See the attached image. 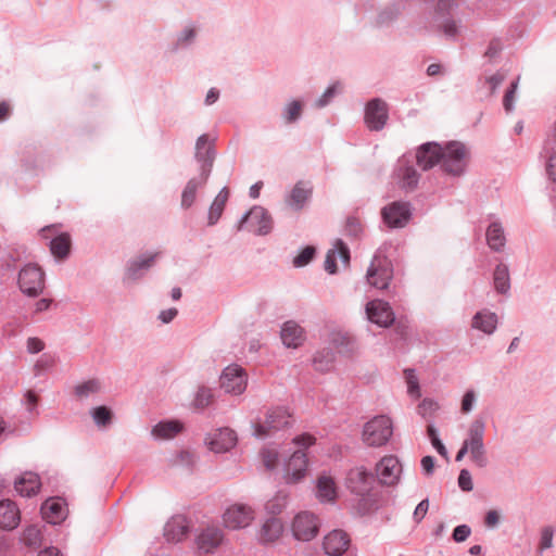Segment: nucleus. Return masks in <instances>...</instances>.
Masks as SVG:
<instances>
[{
    "instance_id": "obj_1",
    "label": "nucleus",
    "mask_w": 556,
    "mask_h": 556,
    "mask_svg": "<svg viewBox=\"0 0 556 556\" xmlns=\"http://www.w3.org/2000/svg\"><path fill=\"white\" fill-rule=\"evenodd\" d=\"M292 442L300 448L290 456L285 464L283 479L289 484L302 481L307 473L308 459L304 450L316 443V438L311 433H302L293 438Z\"/></svg>"
},
{
    "instance_id": "obj_2",
    "label": "nucleus",
    "mask_w": 556,
    "mask_h": 556,
    "mask_svg": "<svg viewBox=\"0 0 556 556\" xmlns=\"http://www.w3.org/2000/svg\"><path fill=\"white\" fill-rule=\"evenodd\" d=\"M253 434L265 439L285 430L292 425V415L286 407L277 406L268 408L263 416L253 421Z\"/></svg>"
},
{
    "instance_id": "obj_3",
    "label": "nucleus",
    "mask_w": 556,
    "mask_h": 556,
    "mask_svg": "<svg viewBox=\"0 0 556 556\" xmlns=\"http://www.w3.org/2000/svg\"><path fill=\"white\" fill-rule=\"evenodd\" d=\"M392 433L391 419L384 415L376 416L364 425L363 441L369 446H382Z\"/></svg>"
},
{
    "instance_id": "obj_4",
    "label": "nucleus",
    "mask_w": 556,
    "mask_h": 556,
    "mask_svg": "<svg viewBox=\"0 0 556 556\" xmlns=\"http://www.w3.org/2000/svg\"><path fill=\"white\" fill-rule=\"evenodd\" d=\"M467 161L468 151L462 142L451 141L442 147L441 167L444 172L460 175L467 166Z\"/></svg>"
},
{
    "instance_id": "obj_5",
    "label": "nucleus",
    "mask_w": 556,
    "mask_h": 556,
    "mask_svg": "<svg viewBox=\"0 0 556 556\" xmlns=\"http://www.w3.org/2000/svg\"><path fill=\"white\" fill-rule=\"evenodd\" d=\"M484 430V420L481 418L475 419L469 426L468 438L464 441V444L470 448L471 460L478 467H484L488 462L483 444Z\"/></svg>"
},
{
    "instance_id": "obj_6",
    "label": "nucleus",
    "mask_w": 556,
    "mask_h": 556,
    "mask_svg": "<svg viewBox=\"0 0 556 556\" xmlns=\"http://www.w3.org/2000/svg\"><path fill=\"white\" fill-rule=\"evenodd\" d=\"M222 519L228 530L245 529L254 521L255 510L250 505L236 503L225 509Z\"/></svg>"
},
{
    "instance_id": "obj_7",
    "label": "nucleus",
    "mask_w": 556,
    "mask_h": 556,
    "mask_svg": "<svg viewBox=\"0 0 556 556\" xmlns=\"http://www.w3.org/2000/svg\"><path fill=\"white\" fill-rule=\"evenodd\" d=\"M320 520L309 511H301L292 520L291 530L295 540L308 542L319 532Z\"/></svg>"
},
{
    "instance_id": "obj_8",
    "label": "nucleus",
    "mask_w": 556,
    "mask_h": 556,
    "mask_svg": "<svg viewBox=\"0 0 556 556\" xmlns=\"http://www.w3.org/2000/svg\"><path fill=\"white\" fill-rule=\"evenodd\" d=\"M21 291L28 296H37L45 288V273L35 264L25 265L18 274Z\"/></svg>"
},
{
    "instance_id": "obj_9",
    "label": "nucleus",
    "mask_w": 556,
    "mask_h": 556,
    "mask_svg": "<svg viewBox=\"0 0 556 556\" xmlns=\"http://www.w3.org/2000/svg\"><path fill=\"white\" fill-rule=\"evenodd\" d=\"M392 277L393 269L390 261L386 256L375 254L366 275L368 283L383 290L388 288Z\"/></svg>"
},
{
    "instance_id": "obj_10",
    "label": "nucleus",
    "mask_w": 556,
    "mask_h": 556,
    "mask_svg": "<svg viewBox=\"0 0 556 556\" xmlns=\"http://www.w3.org/2000/svg\"><path fill=\"white\" fill-rule=\"evenodd\" d=\"M224 530L216 525H207L195 536V546L201 554L215 553L225 542Z\"/></svg>"
},
{
    "instance_id": "obj_11",
    "label": "nucleus",
    "mask_w": 556,
    "mask_h": 556,
    "mask_svg": "<svg viewBox=\"0 0 556 556\" xmlns=\"http://www.w3.org/2000/svg\"><path fill=\"white\" fill-rule=\"evenodd\" d=\"M247 384L248 374L237 364L227 366L220 375V387L227 393L242 394L247 389Z\"/></svg>"
},
{
    "instance_id": "obj_12",
    "label": "nucleus",
    "mask_w": 556,
    "mask_h": 556,
    "mask_svg": "<svg viewBox=\"0 0 556 556\" xmlns=\"http://www.w3.org/2000/svg\"><path fill=\"white\" fill-rule=\"evenodd\" d=\"M384 224L390 228H402L410 219L412 212L407 202H393L381 211Z\"/></svg>"
},
{
    "instance_id": "obj_13",
    "label": "nucleus",
    "mask_w": 556,
    "mask_h": 556,
    "mask_svg": "<svg viewBox=\"0 0 556 556\" xmlns=\"http://www.w3.org/2000/svg\"><path fill=\"white\" fill-rule=\"evenodd\" d=\"M420 175L405 157L397 161V164L393 172V179L396 185L405 191H413L419 181Z\"/></svg>"
},
{
    "instance_id": "obj_14",
    "label": "nucleus",
    "mask_w": 556,
    "mask_h": 556,
    "mask_svg": "<svg viewBox=\"0 0 556 556\" xmlns=\"http://www.w3.org/2000/svg\"><path fill=\"white\" fill-rule=\"evenodd\" d=\"M389 118L387 103L379 99L370 100L365 109V123L370 130H381Z\"/></svg>"
},
{
    "instance_id": "obj_15",
    "label": "nucleus",
    "mask_w": 556,
    "mask_h": 556,
    "mask_svg": "<svg viewBox=\"0 0 556 556\" xmlns=\"http://www.w3.org/2000/svg\"><path fill=\"white\" fill-rule=\"evenodd\" d=\"M350 544V535L344 530L334 529L325 535L323 548L329 556H341L348 551Z\"/></svg>"
},
{
    "instance_id": "obj_16",
    "label": "nucleus",
    "mask_w": 556,
    "mask_h": 556,
    "mask_svg": "<svg viewBox=\"0 0 556 556\" xmlns=\"http://www.w3.org/2000/svg\"><path fill=\"white\" fill-rule=\"evenodd\" d=\"M368 319L380 327H389L394 321V313L388 302L374 300L367 303Z\"/></svg>"
},
{
    "instance_id": "obj_17",
    "label": "nucleus",
    "mask_w": 556,
    "mask_h": 556,
    "mask_svg": "<svg viewBox=\"0 0 556 556\" xmlns=\"http://www.w3.org/2000/svg\"><path fill=\"white\" fill-rule=\"evenodd\" d=\"M372 477L363 467L351 469L346 476V488L354 494L364 496L371 486Z\"/></svg>"
},
{
    "instance_id": "obj_18",
    "label": "nucleus",
    "mask_w": 556,
    "mask_h": 556,
    "mask_svg": "<svg viewBox=\"0 0 556 556\" xmlns=\"http://www.w3.org/2000/svg\"><path fill=\"white\" fill-rule=\"evenodd\" d=\"M442 146L437 142L422 143L416 152V162L420 168L428 170L437 164H441Z\"/></svg>"
},
{
    "instance_id": "obj_19",
    "label": "nucleus",
    "mask_w": 556,
    "mask_h": 556,
    "mask_svg": "<svg viewBox=\"0 0 556 556\" xmlns=\"http://www.w3.org/2000/svg\"><path fill=\"white\" fill-rule=\"evenodd\" d=\"M377 476L382 484L393 485L399 481L402 471L399 459L392 455L383 457L376 467Z\"/></svg>"
},
{
    "instance_id": "obj_20",
    "label": "nucleus",
    "mask_w": 556,
    "mask_h": 556,
    "mask_svg": "<svg viewBox=\"0 0 556 556\" xmlns=\"http://www.w3.org/2000/svg\"><path fill=\"white\" fill-rule=\"evenodd\" d=\"M211 174V164L206 162L200 172L199 176L191 178L181 194V206L184 208H189L195 201L197 191L199 188H202Z\"/></svg>"
},
{
    "instance_id": "obj_21",
    "label": "nucleus",
    "mask_w": 556,
    "mask_h": 556,
    "mask_svg": "<svg viewBox=\"0 0 556 556\" xmlns=\"http://www.w3.org/2000/svg\"><path fill=\"white\" fill-rule=\"evenodd\" d=\"M244 223L255 225L253 229L257 235H267L273 227V220L269 214L261 206L253 207L240 222V228Z\"/></svg>"
},
{
    "instance_id": "obj_22",
    "label": "nucleus",
    "mask_w": 556,
    "mask_h": 556,
    "mask_svg": "<svg viewBox=\"0 0 556 556\" xmlns=\"http://www.w3.org/2000/svg\"><path fill=\"white\" fill-rule=\"evenodd\" d=\"M207 444L211 451L225 453L237 444V434L229 428H222L207 439Z\"/></svg>"
},
{
    "instance_id": "obj_23",
    "label": "nucleus",
    "mask_w": 556,
    "mask_h": 556,
    "mask_svg": "<svg viewBox=\"0 0 556 556\" xmlns=\"http://www.w3.org/2000/svg\"><path fill=\"white\" fill-rule=\"evenodd\" d=\"M67 514L66 503L61 497H52L41 505L42 518L52 525L61 523Z\"/></svg>"
},
{
    "instance_id": "obj_24",
    "label": "nucleus",
    "mask_w": 556,
    "mask_h": 556,
    "mask_svg": "<svg viewBox=\"0 0 556 556\" xmlns=\"http://www.w3.org/2000/svg\"><path fill=\"white\" fill-rule=\"evenodd\" d=\"M285 527L280 519L268 518L257 532V542L262 545H270L276 543L283 533Z\"/></svg>"
},
{
    "instance_id": "obj_25",
    "label": "nucleus",
    "mask_w": 556,
    "mask_h": 556,
    "mask_svg": "<svg viewBox=\"0 0 556 556\" xmlns=\"http://www.w3.org/2000/svg\"><path fill=\"white\" fill-rule=\"evenodd\" d=\"M40 477L31 471L22 473L14 482L15 491L24 497H31L40 491Z\"/></svg>"
},
{
    "instance_id": "obj_26",
    "label": "nucleus",
    "mask_w": 556,
    "mask_h": 556,
    "mask_svg": "<svg viewBox=\"0 0 556 556\" xmlns=\"http://www.w3.org/2000/svg\"><path fill=\"white\" fill-rule=\"evenodd\" d=\"M189 532V522L185 516L170 518L164 528V536L168 542H180Z\"/></svg>"
},
{
    "instance_id": "obj_27",
    "label": "nucleus",
    "mask_w": 556,
    "mask_h": 556,
    "mask_svg": "<svg viewBox=\"0 0 556 556\" xmlns=\"http://www.w3.org/2000/svg\"><path fill=\"white\" fill-rule=\"evenodd\" d=\"M338 258H340L344 265H349L350 250L341 239H337L333 244V249L327 252L325 260V270L329 274H336Z\"/></svg>"
},
{
    "instance_id": "obj_28",
    "label": "nucleus",
    "mask_w": 556,
    "mask_h": 556,
    "mask_svg": "<svg viewBox=\"0 0 556 556\" xmlns=\"http://www.w3.org/2000/svg\"><path fill=\"white\" fill-rule=\"evenodd\" d=\"M21 521V513L17 505L11 500L0 502V528L4 530L15 529Z\"/></svg>"
},
{
    "instance_id": "obj_29",
    "label": "nucleus",
    "mask_w": 556,
    "mask_h": 556,
    "mask_svg": "<svg viewBox=\"0 0 556 556\" xmlns=\"http://www.w3.org/2000/svg\"><path fill=\"white\" fill-rule=\"evenodd\" d=\"M312 195L309 182L299 181L287 198V204L293 210H302Z\"/></svg>"
},
{
    "instance_id": "obj_30",
    "label": "nucleus",
    "mask_w": 556,
    "mask_h": 556,
    "mask_svg": "<svg viewBox=\"0 0 556 556\" xmlns=\"http://www.w3.org/2000/svg\"><path fill=\"white\" fill-rule=\"evenodd\" d=\"M281 340L287 348H298L304 341L303 329L294 321H286L282 326Z\"/></svg>"
},
{
    "instance_id": "obj_31",
    "label": "nucleus",
    "mask_w": 556,
    "mask_h": 556,
    "mask_svg": "<svg viewBox=\"0 0 556 556\" xmlns=\"http://www.w3.org/2000/svg\"><path fill=\"white\" fill-rule=\"evenodd\" d=\"M195 159L200 163V172L206 162H210L211 168L215 159L213 149V141L210 140L207 135H201L195 143Z\"/></svg>"
},
{
    "instance_id": "obj_32",
    "label": "nucleus",
    "mask_w": 556,
    "mask_h": 556,
    "mask_svg": "<svg viewBox=\"0 0 556 556\" xmlns=\"http://www.w3.org/2000/svg\"><path fill=\"white\" fill-rule=\"evenodd\" d=\"M317 498L323 503H332L337 498V485L334 480L326 475L317 479L316 484Z\"/></svg>"
},
{
    "instance_id": "obj_33",
    "label": "nucleus",
    "mask_w": 556,
    "mask_h": 556,
    "mask_svg": "<svg viewBox=\"0 0 556 556\" xmlns=\"http://www.w3.org/2000/svg\"><path fill=\"white\" fill-rule=\"evenodd\" d=\"M497 326V315L488 309L478 312L472 318V328L478 329L486 334L495 331Z\"/></svg>"
},
{
    "instance_id": "obj_34",
    "label": "nucleus",
    "mask_w": 556,
    "mask_h": 556,
    "mask_svg": "<svg viewBox=\"0 0 556 556\" xmlns=\"http://www.w3.org/2000/svg\"><path fill=\"white\" fill-rule=\"evenodd\" d=\"M486 243L490 249L498 252L502 251L506 243L504 229L498 222H493L486 229Z\"/></svg>"
},
{
    "instance_id": "obj_35",
    "label": "nucleus",
    "mask_w": 556,
    "mask_h": 556,
    "mask_svg": "<svg viewBox=\"0 0 556 556\" xmlns=\"http://www.w3.org/2000/svg\"><path fill=\"white\" fill-rule=\"evenodd\" d=\"M71 245L70 235L63 232L51 239L50 251L55 258L64 260L70 255Z\"/></svg>"
},
{
    "instance_id": "obj_36",
    "label": "nucleus",
    "mask_w": 556,
    "mask_h": 556,
    "mask_svg": "<svg viewBox=\"0 0 556 556\" xmlns=\"http://www.w3.org/2000/svg\"><path fill=\"white\" fill-rule=\"evenodd\" d=\"M182 430V424L177 420L161 421L151 431L159 439H172Z\"/></svg>"
},
{
    "instance_id": "obj_37",
    "label": "nucleus",
    "mask_w": 556,
    "mask_h": 556,
    "mask_svg": "<svg viewBox=\"0 0 556 556\" xmlns=\"http://www.w3.org/2000/svg\"><path fill=\"white\" fill-rule=\"evenodd\" d=\"M229 198V190L224 187L214 199L208 211V225H215L220 218Z\"/></svg>"
},
{
    "instance_id": "obj_38",
    "label": "nucleus",
    "mask_w": 556,
    "mask_h": 556,
    "mask_svg": "<svg viewBox=\"0 0 556 556\" xmlns=\"http://www.w3.org/2000/svg\"><path fill=\"white\" fill-rule=\"evenodd\" d=\"M494 288L500 293H506L510 288L509 270L507 265L501 263L495 267L494 275Z\"/></svg>"
},
{
    "instance_id": "obj_39",
    "label": "nucleus",
    "mask_w": 556,
    "mask_h": 556,
    "mask_svg": "<svg viewBox=\"0 0 556 556\" xmlns=\"http://www.w3.org/2000/svg\"><path fill=\"white\" fill-rule=\"evenodd\" d=\"M101 391V382L98 379H89L77 384L74 389L75 395L79 400L87 399L91 395H94Z\"/></svg>"
},
{
    "instance_id": "obj_40",
    "label": "nucleus",
    "mask_w": 556,
    "mask_h": 556,
    "mask_svg": "<svg viewBox=\"0 0 556 556\" xmlns=\"http://www.w3.org/2000/svg\"><path fill=\"white\" fill-rule=\"evenodd\" d=\"M157 253L151 254L149 256L141 257L139 260L132 261L127 269V276L130 279H137L140 275L139 271L142 269H148L152 266Z\"/></svg>"
},
{
    "instance_id": "obj_41",
    "label": "nucleus",
    "mask_w": 556,
    "mask_h": 556,
    "mask_svg": "<svg viewBox=\"0 0 556 556\" xmlns=\"http://www.w3.org/2000/svg\"><path fill=\"white\" fill-rule=\"evenodd\" d=\"M333 361V353L330 350H323L315 354L313 365L317 371L326 372L332 368Z\"/></svg>"
},
{
    "instance_id": "obj_42",
    "label": "nucleus",
    "mask_w": 556,
    "mask_h": 556,
    "mask_svg": "<svg viewBox=\"0 0 556 556\" xmlns=\"http://www.w3.org/2000/svg\"><path fill=\"white\" fill-rule=\"evenodd\" d=\"M213 399H214V394H213L212 389L202 386L198 389V391L195 393V396L193 399V406L195 408L203 409V408L207 407L213 402Z\"/></svg>"
},
{
    "instance_id": "obj_43",
    "label": "nucleus",
    "mask_w": 556,
    "mask_h": 556,
    "mask_svg": "<svg viewBox=\"0 0 556 556\" xmlns=\"http://www.w3.org/2000/svg\"><path fill=\"white\" fill-rule=\"evenodd\" d=\"M263 465L268 469H275L279 464V452L277 448L266 446L261 451Z\"/></svg>"
},
{
    "instance_id": "obj_44",
    "label": "nucleus",
    "mask_w": 556,
    "mask_h": 556,
    "mask_svg": "<svg viewBox=\"0 0 556 556\" xmlns=\"http://www.w3.org/2000/svg\"><path fill=\"white\" fill-rule=\"evenodd\" d=\"M92 418L100 427H105L111 422L112 413L106 406H98L92 409Z\"/></svg>"
},
{
    "instance_id": "obj_45",
    "label": "nucleus",
    "mask_w": 556,
    "mask_h": 556,
    "mask_svg": "<svg viewBox=\"0 0 556 556\" xmlns=\"http://www.w3.org/2000/svg\"><path fill=\"white\" fill-rule=\"evenodd\" d=\"M315 255V248L314 247H305L301 253L294 257L293 265L295 267H303L307 265Z\"/></svg>"
},
{
    "instance_id": "obj_46",
    "label": "nucleus",
    "mask_w": 556,
    "mask_h": 556,
    "mask_svg": "<svg viewBox=\"0 0 556 556\" xmlns=\"http://www.w3.org/2000/svg\"><path fill=\"white\" fill-rule=\"evenodd\" d=\"M363 231V225L359 218L355 216H350L346 218L345 223V233L351 237H358Z\"/></svg>"
},
{
    "instance_id": "obj_47",
    "label": "nucleus",
    "mask_w": 556,
    "mask_h": 556,
    "mask_svg": "<svg viewBox=\"0 0 556 556\" xmlns=\"http://www.w3.org/2000/svg\"><path fill=\"white\" fill-rule=\"evenodd\" d=\"M404 374H405V378H406L408 393L414 396H419L420 395L419 383H418V378L415 374V370L406 369L404 371Z\"/></svg>"
},
{
    "instance_id": "obj_48",
    "label": "nucleus",
    "mask_w": 556,
    "mask_h": 556,
    "mask_svg": "<svg viewBox=\"0 0 556 556\" xmlns=\"http://www.w3.org/2000/svg\"><path fill=\"white\" fill-rule=\"evenodd\" d=\"M341 88V85L339 83L332 84L329 86L324 94L317 100L316 105L318 108H323L327 105L330 101V99L339 91Z\"/></svg>"
},
{
    "instance_id": "obj_49",
    "label": "nucleus",
    "mask_w": 556,
    "mask_h": 556,
    "mask_svg": "<svg viewBox=\"0 0 556 556\" xmlns=\"http://www.w3.org/2000/svg\"><path fill=\"white\" fill-rule=\"evenodd\" d=\"M554 530L552 527H545L541 531L540 549L544 551L552 547Z\"/></svg>"
},
{
    "instance_id": "obj_50",
    "label": "nucleus",
    "mask_w": 556,
    "mask_h": 556,
    "mask_svg": "<svg viewBox=\"0 0 556 556\" xmlns=\"http://www.w3.org/2000/svg\"><path fill=\"white\" fill-rule=\"evenodd\" d=\"M517 86H518V79L513 81L510 84V87L508 88V90L505 92V96L503 99V105H504L506 112H510L513 110L514 98H515V92H516Z\"/></svg>"
},
{
    "instance_id": "obj_51",
    "label": "nucleus",
    "mask_w": 556,
    "mask_h": 556,
    "mask_svg": "<svg viewBox=\"0 0 556 556\" xmlns=\"http://www.w3.org/2000/svg\"><path fill=\"white\" fill-rule=\"evenodd\" d=\"M458 485L463 491L469 492L472 490L473 484L471 475L467 469H462L458 476Z\"/></svg>"
},
{
    "instance_id": "obj_52",
    "label": "nucleus",
    "mask_w": 556,
    "mask_h": 556,
    "mask_svg": "<svg viewBox=\"0 0 556 556\" xmlns=\"http://www.w3.org/2000/svg\"><path fill=\"white\" fill-rule=\"evenodd\" d=\"M439 27L448 38H454L457 35V25L454 20L446 18L439 25Z\"/></svg>"
},
{
    "instance_id": "obj_53",
    "label": "nucleus",
    "mask_w": 556,
    "mask_h": 556,
    "mask_svg": "<svg viewBox=\"0 0 556 556\" xmlns=\"http://www.w3.org/2000/svg\"><path fill=\"white\" fill-rule=\"evenodd\" d=\"M476 401V393L473 390H468L462 400V412L464 414L469 413L472 409L473 403Z\"/></svg>"
},
{
    "instance_id": "obj_54",
    "label": "nucleus",
    "mask_w": 556,
    "mask_h": 556,
    "mask_svg": "<svg viewBox=\"0 0 556 556\" xmlns=\"http://www.w3.org/2000/svg\"><path fill=\"white\" fill-rule=\"evenodd\" d=\"M428 434L431 439L432 445L435 447L439 454L445 456L447 454L445 446L441 442V440L437 437L435 430L433 427H428Z\"/></svg>"
},
{
    "instance_id": "obj_55",
    "label": "nucleus",
    "mask_w": 556,
    "mask_h": 556,
    "mask_svg": "<svg viewBox=\"0 0 556 556\" xmlns=\"http://www.w3.org/2000/svg\"><path fill=\"white\" fill-rule=\"evenodd\" d=\"M471 533V529L467 525L457 526L453 531V539L456 542H464Z\"/></svg>"
},
{
    "instance_id": "obj_56",
    "label": "nucleus",
    "mask_w": 556,
    "mask_h": 556,
    "mask_svg": "<svg viewBox=\"0 0 556 556\" xmlns=\"http://www.w3.org/2000/svg\"><path fill=\"white\" fill-rule=\"evenodd\" d=\"M301 103L299 101L291 102L287 108V121L294 122L301 114Z\"/></svg>"
},
{
    "instance_id": "obj_57",
    "label": "nucleus",
    "mask_w": 556,
    "mask_h": 556,
    "mask_svg": "<svg viewBox=\"0 0 556 556\" xmlns=\"http://www.w3.org/2000/svg\"><path fill=\"white\" fill-rule=\"evenodd\" d=\"M428 508H429V501L427 498L422 500L417 505V507L415 508V511H414V519L416 520V522H420L424 519V517L426 516V514L428 511Z\"/></svg>"
},
{
    "instance_id": "obj_58",
    "label": "nucleus",
    "mask_w": 556,
    "mask_h": 556,
    "mask_svg": "<svg viewBox=\"0 0 556 556\" xmlns=\"http://www.w3.org/2000/svg\"><path fill=\"white\" fill-rule=\"evenodd\" d=\"M453 7H455V0H439L437 14L440 16H445L450 13Z\"/></svg>"
},
{
    "instance_id": "obj_59",
    "label": "nucleus",
    "mask_w": 556,
    "mask_h": 556,
    "mask_svg": "<svg viewBox=\"0 0 556 556\" xmlns=\"http://www.w3.org/2000/svg\"><path fill=\"white\" fill-rule=\"evenodd\" d=\"M45 349V343L38 338H28L27 340V351L29 353H39Z\"/></svg>"
},
{
    "instance_id": "obj_60",
    "label": "nucleus",
    "mask_w": 556,
    "mask_h": 556,
    "mask_svg": "<svg viewBox=\"0 0 556 556\" xmlns=\"http://www.w3.org/2000/svg\"><path fill=\"white\" fill-rule=\"evenodd\" d=\"M498 522H500V514L494 509L489 510L484 517L485 527L495 528L498 525Z\"/></svg>"
},
{
    "instance_id": "obj_61",
    "label": "nucleus",
    "mask_w": 556,
    "mask_h": 556,
    "mask_svg": "<svg viewBox=\"0 0 556 556\" xmlns=\"http://www.w3.org/2000/svg\"><path fill=\"white\" fill-rule=\"evenodd\" d=\"M546 170L548 176L556 181V152L551 154L547 161Z\"/></svg>"
},
{
    "instance_id": "obj_62",
    "label": "nucleus",
    "mask_w": 556,
    "mask_h": 556,
    "mask_svg": "<svg viewBox=\"0 0 556 556\" xmlns=\"http://www.w3.org/2000/svg\"><path fill=\"white\" fill-rule=\"evenodd\" d=\"M438 408V404L433 401L424 400L422 403L419 405V413L422 416H426L428 412H435Z\"/></svg>"
},
{
    "instance_id": "obj_63",
    "label": "nucleus",
    "mask_w": 556,
    "mask_h": 556,
    "mask_svg": "<svg viewBox=\"0 0 556 556\" xmlns=\"http://www.w3.org/2000/svg\"><path fill=\"white\" fill-rule=\"evenodd\" d=\"M421 467L426 475H431L434 468V458L432 456L422 457Z\"/></svg>"
},
{
    "instance_id": "obj_64",
    "label": "nucleus",
    "mask_w": 556,
    "mask_h": 556,
    "mask_svg": "<svg viewBox=\"0 0 556 556\" xmlns=\"http://www.w3.org/2000/svg\"><path fill=\"white\" fill-rule=\"evenodd\" d=\"M177 313L178 312H177L176 308H168V309L162 311L160 313V315H159V318L163 323L167 324V323L172 321L176 317Z\"/></svg>"
}]
</instances>
